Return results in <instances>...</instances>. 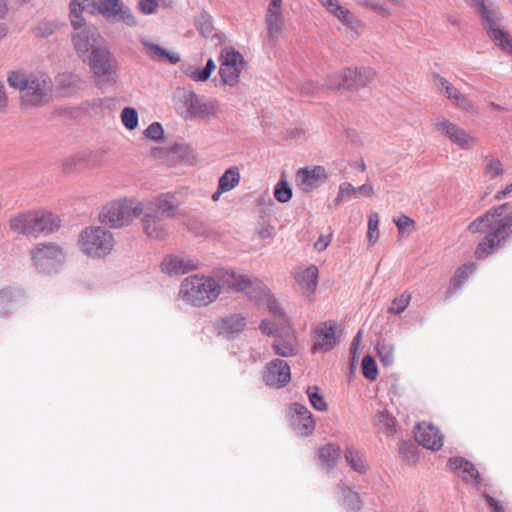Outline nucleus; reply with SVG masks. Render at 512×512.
I'll return each instance as SVG.
<instances>
[{"mask_svg": "<svg viewBox=\"0 0 512 512\" xmlns=\"http://www.w3.org/2000/svg\"><path fill=\"white\" fill-rule=\"evenodd\" d=\"M139 9L145 14H151L156 11L158 3L156 0H140Z\"/></svg>", "mask_w": 512, "mask_h": 512, "instance_id": "13d9d810", "label": "nucleus"}, {"mask_svg": "<svg viewBox=\"0 0 512 512\" xmlns=\"http://www.w3.org/2000/svg\"><path fill=\"white\" fill-rule=\"evenodd\" d=\"M222 285L215 278L200 274L184 278L179 289V298L187 305L205 307L216 301Z\"/></svg>", "mask_w": 512, "mask_h": 512, "instance_id": "f03ea898", "label": "nucleus"}, {"mask_svg": "<svg viewBox=\"0 0 512 512\" xmlns=\"http://www.w3.org/2000/svg\"><path fill=\"white\" fill-rule=\"evenodd\" d=\"M167 59L171 64H176L181 60L180 54L176 51H167L162 49V59Z\"/></svg>", "mask_w": 512, "mask_h": 512, "instance_id": "0e129e2a", "label": "nucleus"}, {"mask_svg": "<svg viewBox=\"0 0 512 512\" xmlns=\"http://www.w3.org/2000/svg\"><path fill=\"white\" fill-rule=\"evenodd\" d=\"M295 280L302 294L310 297L317 286L318 268L315 265H311L306 269L297 272L295 274Z\"/></svg>", "mask_w": 512, "mask_h": 512, "instance_id": "393cba45", "label": "nucleus"}, {"mask_svg": "<svg viewBox=\"0 0 512 512\" xmlns=\"http://www.w3.org/2000/svg\"><path fill=\"white\" fill-rule=\"evenodd\" d=\"M451 471L466 482H479V472L475 466L462 457L451 458L448 462Z\"/></svg>", "mask_w": 512, "mask_h": 512, "instance_id": "b1692460", "label": "nucleus"}, {"mask_svg": "<svg viewBox=\"0 0 512 512\" xmlns=\"http://www.w3.org/2000/svg\"><path fill=\"white\" fill-rule=\"evenodd\" d=\"M438 132L448 138L453 144L459 146L461 149H470L475 143L476 139L470 136L464 129L460 128L455 123L449 120H441L435 123Z\"/></svg>", "mask_w": 512, "mask_h": 512, "instance_id": "f3484780", "label": "nucleus"}, {"mask_svg": "<svg viewBox=\"0 0 512 512\" xmlns=\"http://www.w3.org/2000/svg\"><path fill=\"white\" fill-rule=\"evenodd\" d=\"M245 327L246 319L240 314H233L221 318L217 323L219 333L228 337L241 333Z\"/></svg>", "mask_w": 512, "mask_h": 512, "instance_id": "bb28decb", "label": "nucleus"}, {"mask_svg": "<svg viewBox=\"0 0 512 512\" xmlns=\"http://www.w3.org/2000/svg\"><path fill=\"white\" fill-rule=\"evenodd\" d=\"M506 207L507 204L492 207L468 224L469 233H485L474 250L477 260H484L492 255L512 234V216L505 214Z\"/></svg>", "mask_w": 512, "mask_h": 512, "instance_id": "f257e3e1", "label": "nucleus"}, {"mask_svg": "<svg viewBox=\"0 0 512 512\" xmlns=\"http://www.w3.org/2000/svg\"><path fill=\"white\" fill-rule=\"evenodd\" d=\"M375 425L386 434H393L397 431V420L387 412H379L375 415Z\"/></svg>", "mask_w": 512, "mask_h": 512, "instance_id": "ea45409f", "label": "nucleus"}, {"mask_svg": "<svg viewBox=\"0 0 512 512\" xmlns=\"http://www.w3.org/2000/svg\"><path fill=\"white\" fill-rule=\"evenodd\" d=\"M267 34L270 41L275 42L284 29V16H265Z\"/></svg>", "mask_w": 512, "mask_h": 512, "instance_id": "58836bf2", "label": "nucleus"}, {"mask_svg": "<svg viewBox=\"0 0 512 512\" xmlns=\"http://www.w3.org/2000/svg\"><path fill=\"white\" fill-rule=\"evenodd\" d=\"M80 250L94 258L108 255L114 247V238L110 231L100 226L86 227L79 235Z\"/></svg>", "mask_w": 512, "mask_h": 512, "instance_id": "39448f33", "label": "nucleus"}, {"mask_svg": "<svg viewBox=\"0 0 512 512\" xmlns=\"http://www.w3.org/2000/svg\"><path fill=\"white\" fill-rule=\"evenodd\" d=\"M35 236L50 235L57 232L62 220L59 215L46 209L32 210Z\"/></svg>", "mask_w": 512, "mask_h": 512, "instance_id": "a211bd4d", "label": "nucleus"}, {"mask_svg": "<svg viewBox=\"0 0 512 512\" xmlns=\"http://www.w3.org/2000/svg\"><path fill=\"white\" fill-rule=\"evenodd\" d=\"M58 83L63 89L72 90L79 88L82 84L81 79L72 73H62L58 76Z\"/></svg>", "mask_w": 512, "mask_h": 512, "instance_id": "09e8293b", "label": "nucleus"}, {"mask_svg": "<svg viewBox=\"0 0 512 512\" xmlns=\"http://www.w3.org/2000/svg\"><path fill=\"white\" fill-rule=\"evenodd\" d=\"M379 215L376 212H372L368 217V229H367V238L369 245H374L379 237H380V231H379Z\"/></svg>", "mask_w": 512, "mask_h": 512, "instance_id": "37998d69", "label": "nucleus"}, {"mask_svg": "<svg viewBox=\"0 0 512 512\" xmlns=\"http://www.w3.org/2000/svg\"><path fill=\"white\" fill-rule=\"evenodd\" d=\"M75 33L72 35V42L76 52L80 55H86L92 53V50L100 46L102 38L98 33L95 26L84 25L80 29H74Z\"/></svg>", "mask_w": 512, "mask_h": 512, "instance_id": "9d476101", "label": "nucleus"}, {"mask_svg": "<svg viewBox=\"0 0 512 512\" xmlns=\"http://www.w3.org/2000/svg\"><path fill=\"white\" fill-rule=\"evenodd\" d=\"M241 175L238 167H230L219 178L218 186L221 191L229 192L240 183Z\"/></svg>", "mask_w": 512, "mask_h": 512, "instance_id": "c9c22d12", "label": "nucleus"}, {"mask_svg": "<svg viewBox=\"0 0 512 512\" xmlns=\"http://www.w3.org/2000/svg\"><path fill=\"white\" fill-rule=\"evenodd\" d=\"M411 295L407 292L402 293L400 296L393 299L388 308V313L398 315L402 313L409 305Z\"/></svg>", "mask_w": 512, "mask_h": 512, "instance_id": "c03bdc74", "label": "nucleus"}, {"mask_svg": "<svg viewBox=\"0 0 512 512\" xmlns=\"http://www.w3.org/2000/svg\"><path fill=\"white\" fill-rule=\"evenodd\" d=\"M356 197L358 194H361L365 197H372L374 195V188L370 184H363L361 186L355 187Z\"/></svg>", "mask_w": 512, "mask_h": 512, "instance_id": "680f3d73", "label": "nucleus"}, {"mask_svg": "<svg viewBox=\"0 0 512 512\" xmlns=\"http://www.w3.org/2000/svg\"><path fill=\"white\" fill-rule=\"evenodd\" d=\"M490 38L506 53H512V37L506 31L500 29L494 18V14L490 15V21H485Z\"/></svg>", "mask_w": 512, "mask_h": 512, "instance_id": "a878e982", "label": "nucleus"}, {"mask_svg": "<svg viewBox=\"0 0 512 512\" xmlns=\"http://www.w3.org/2000/svg\"><path fill=\"white\" fill-rule=\"evenodd\" d=\"M13 301V292L10 288L0 290V314L8 311L9 306Z\"/></svg>", "mask_w": 512, "mask_h": 512, "instance_id": "864d4df0", "label": "nucleus"}, {"mask_svg": "<svg viewBox=\"0 0 512 512\" xmlns=\"http://www.w3.org/2000/svg\"><path fill=\"white\" fill-rule=\"evenodd\" d=\"M360 4L383 19L390 18L393 14L388 6L378 1L363 0Z\"/></svg>", "mask_w": 512, "mask_h": 512, "instance_id": "79ce46f5", "label": "nucleus"}, {"mask_svg": "<svg viewBox=\"0 0 512 512\" xmlns=\"http://www.w3.org/2000/svg\"><path fill=\"white\" fill-rule=\"evenodd\" d=\"M216 64L212 58L208 59L206 65L202 68L197 64H187L183 73L194 82H206L215 71Z\"/></svg>", "mask_w": 512, "mask_h": 512, "instance_id": "cd10ccee", "label": "nucleus"}, {"mask_svg": "<svg viewBox=\"0 0 512 512\" xmlns=\"http://www.w3.org/2000/svg\"><path fill=\"white\" fill-rule=\"evenodd\" d=\"M7 83L11 88L22 91L21 104L25 107L37 106L44 102L50 83L23 70H13L7 75Z\"/></svg>", "mask_w": 512, "mask_h": 512, "instance_id": "7ed1b4c3", "label": "nucleus"}, {"mask_svg": "<svg viewBox=\"0 0 512 512\" xmlns=\"http://www.w3.org/2000/svg\"><path fill=\"white\" fill-rule=\"evenodd\" d=\"M93 0H70L69 2V18L71 25L74 29H80L84 25V17L82 16L83 10L86 5L90 4Z\"/></svg>", "mask_w": 512, "mask_h": 512, "instance_id": "473e14b6", "label": "nucleus"}, {"mask_svg": "<svg viewBox=\"0 0 512 512\" xmlns=\"http://www.w3.org/2000/svg\"><path fill=\"white\" fill-rule=\"evenodd\" d=\"M394 223L397 226V228L400 231H402L405 228H407L408 226L413 225L414 221L410 217H408L406 215H402V216L398 217L397 219H394Z\"/></svg>", "mask_w": 512, "mask_h": 512, "instance_id": "052dcab7", "label": "nucleus"}, {"mask_svg": "<svg viewBox=\"0 0 512 512\" xmlns=\"http://www.w3.org/2000/svg\"><path fill=\"white\" fill-rule=\"evenodd\" d=\"M144 210V203L135 198H118L103 206L99 219L111 228H123L142 215Z\"/></svg>", "mask_w": 512, "mask_h": 512, "instance_id": "20e7f679", "label": "nucleus"}, {"mask_svg": "<svg viewBox=\"0 0 512 512\" xmlns=\"http://www.w3.org/2000/svg\"><path fill=\"white\" fill-rule=\"evenodd\" d=\"M344 457L354 471L358 473H364L366 471L367 466L364 454L360 450L354 447H348L345 450Z\"/></svg>", "mask_w": 512, "mask_h": 512, "instance_id": "f704fd0d", "label": "nucleus"}, {"mask_svg": "<svg viewBox=\"0 0 512 512\" xmlns=\"http://www.w3.org/2000/svg\"><path fill=\"white\" fill-rule=\"evenodd\" d=\"M219 76L222 85L235 87L240 83L242 72L247 62L244 56L231 46L221 49L219 55Z\"/></svg>", "mask_w": 512, "mask_h": 512, "instance_id": "0eeeda50", "label": "nucleus"}, {"mask_svg": "<svg viewBox=\"0 0 512 512\" xmlns=\"http://www.w3.org/2000/svg\"><path fill=\"white\" fill-rule=\"evenodd\" d=\"M307 394L312 407L318 411L324 412L327 410V403L324 398L318 393L317 387H309Z\"/></svg>", "mask_w": 512, "mask_h": 512, "instance_id": "8fccbe9b", "label": "nucleus"}, {"mask_svg": "<svg viewBox=\"0 0 512 512\" xmlns=\"http://www.w3.org/2000/svg\"><path fill=\"white\" fill-rule=\"evenodd\" d=\"M98 11L106 18L123 22L128 26L137 24L136 17L120 0H98Z\"/></svg>", "mask_w": 512, "mask_h": 512, "instance_id": "4468645a", "label": "nucleus"}, {"mask_svg": "<svg viewBox=\"0 0 512 512\" xmlns=\"http://www.w3.org/2000/svg\"><path fill=\"white\" fill-rule=\"evenodd\" d=\"M377 352H378L380 361L384 366H389L394 363L395 347L391 342H389L387 340H381L377 344Z\"/></svg>", "mask_w": 512, "mask_h": 512, "instance_id": "a19ab883", "label": "nucleus"}, {"mask_svg": "<svg viewBox=\"0 0 512 512\" xmlns=\"http://www.w3.org/2000/svg\"><path fill=\"white\" fill-rule=\"evenodd\" d=\"M30 256L34 267L41 273L58 271L66 262V253L55 242H40L33 246Z\"/></svg>", "mask_w": 512, "mask_h": 512, "instance_id": "423d86ee", "label": "nucleus"}, {"mask_svg": "<svg viewBox=\"0 0 512 512\" xmlns=\"http://www.w3.org/2000/svg\"><path fill=\"white\" fill-rule=\"evenodd\" d=\"M341 449L338 445L327 444L318 451V458L324 469L331 470L340 458Z\"/></svg>", "mask_w": 512, "mask_h": 512, "instance_id": "7c9ffc66", "label": "nucleus"}, {"mask_svg": "<svg viewBox=\"0 0 512 512\" xmlns=\"http://www.w3.org/2000/svg\"><path fill=\"white\" fill-rule=\"evenodd\" d=\"M327 179L323 166L300 168L296 173V184L303 192H311Z\"/></svg>", "mask_w": 512, "mask_h": 512, "instance_id": "6ab92c4d", "label": "nucleus"}, {"mask_svg": "<svg viewBox=\"0 0 512 512\" xmlns=\"http://www.w3.org/2000/svg\"><path fill=\"white\" fill-rule=\"evenodd\" d=\"M485 499L493 512H504V507L492 496L485 495Z\"/></svg>", "mask_w": 512, "mask_h": 512, "instance_id": "69168bd1", "label": "nucleus"}, {"mask_svg": "<svg viewBox=\"0 0 512 512\" xmlns=\"http://www.w3.org/2000/svg\"><path fill=\"white\" fill-rule=\"evenodd\" d=\"M45 30H41V26L36 29V35L40 37H46L53 33L55 26L49 23H44Z\"/></svg>", "mask_w": 512, "mask_h": 512, "instance_id": "338daca9", "label": "nucleus"}, {"mask_svg": "<svg viewBox=\"0 0 512 512\" xmlns=\"http://www.w3.org/2000/svg\"><path fill=\"white\" fill-rule=\"evenodd\" d=\"M325 11L345 27L356 30L362 26L361 20L339 0H317Z\"/></svg>", "mask_w": 512, "mask_h": 512, "instance_id": "ddd939ff", "label": "nucleus"}, {"mask_svg": "<svg viewBox=\"0 0 512 512\" xmlns=\"http://www.w3.org/2000/svg\"><path fill=\"white\" fill-rule=\"evenodd\" d=\"M145 210L142 213V226L145 234L154 239L160 237L159 205L152 202L144 203Z\"/></svg>", "mask_w": 512, "mask_h": 512, "instance_id": "4be33fe9", "label": "nucleus"}, {"mask_svg": "<svg viewBox=\"0 0 512 512\" xmlns=\"http://www.w3.org/2000/svg\"><path fill=\"white\" fill-rule=\"evenodd\" d=\"M375 76L376 72L371 68H345L330 76L329 86L334 89L364 88L374 81Z\"/></svg>", "mask_w": 512, "mask_h": 512, "instance_id": "6e6552de", "label": "nucleus"}, {"mask_svg": "<svg viewBox=\"0 0 512 512\" xmlns=\"http://www.w3.org/2000/svg\"><path fill=\"white\" fill-rule=\"evenodd\" d=\"M434 83L441 93H443L456 107L465 110L473 111L475 108L474 103L462 94L455 86H453L447 79L440 75L434 77Z\"/></svg>", "mask_w": 512, "mask_h": 512, "instance_id": "412c9836", "label": "nucleus"}, {"mask_svg": "<svg viewBox=\"0 0 512 512\" xmlns=\"http://www.w3.org/2000/svg\"><path fill=\"white\" fill-rule=\"evenodd\" d=\"M144 136L148 140H160V123L153 122L145 131Z\"/></svg>", "mask_w": 512, "mask_h": 512, "instance_id": "4d7b16f0", "label": "nucleus"}, {"mask_svg": "<svg viewBox=\"0 0 512 512\" xmlns=\"http://www.w3.org/2000/svg\"><path fill=\"white\" fill-rule=\"evenodd\" d=\"M273 348L275 350V353L282 356V357H290L295 355L296 353V337L295 335L290 331L287 330L285 332L284 337L282 336H276Z\"/></svg>", "mask_w": 512, "mask_h": 512, "instance_id": "c756f323", "label": "nucleus"}, {"mask_svg": "<svg viewBox=\"0 0 512 512\" xmlns=\"http://www.w3.org/2000/svg\"><path fill=\"white\" fill-rule=\"evenodd\" d=\"M289 420L294 430L301 436L311 435L316 427L312 413L306 406L299 403L291 405L289 409Z\"/></svg>", "mask_w": 512, "mask_h": 512, "instance_id": "2eb2a0df", "label": "nucleus"}, {"mask_svg": "<svg viewBox=\"0 0 512 512\" xmlns=\"http://www.w3.org/2000/svg\"><path fill=\"white\" fill-rule=\"evenodd\" d=\"M505 169L502 162L498 158H486L483 166V176L489 180L501 178L504 175Z\"/></svg>", "mask_w": 512, "mask_h": 512, "instance_id": "4c0bfd02", "label": "nucleus"}, {"mask_svg": "<svg viewBox=\"0 0 512 512\" xmlns=\"http://www.w3.org/2000/svg\"><path fill=\"white\" fill-rule=\"evenodd\" d=\"M338 325L333 320L320 323L314 331V350L328 352L340 342V334L337 333Z\"/></svg>", "mask_w": 512, "mask_h": 512, "instance_id": "9b49d317", "label": "nucleus"}, {"mask_svg": "<svg viewBox=\"0 0 512 512\" xmlns=\"http://www.w3.org/2000/svg\"><path fill=\"white\" fill-rule=\"evenodd\" d=\"M263 379L269 386L283 387L288 384L291 379L290 367L283 360H272L266 366Z\"/></svg>", "mask_w": 512, "mask_h": 512, "instance_id": "aec40b11", "label": "nucleus"}, {"mask_svg": "<svg viewBox=\"0 0 512 512\" xmlns=\"http://www.w3.org/2000/svg\"><path fill=\"white\" fill-rule=\"evenodd\" d=\"M344 505L350 511H358L360 509L361 500L359 495L350 488L343 490Z\"/></svg>", "mask_w": 512, "mask_h": 512, "instance_id": "603ef678", "label": "nucleus"}, {"mask_svg": "<svg viewBox=\"0 0 512 512\" xmlns=\"http://www.w3.org/2000/svg\"><path fill=\"white\" fill-rule=\"evenodd\" d=\"M465 1L470 3L473 6H476L479 9L484 21H490V15H492L493 12L491 10H489L488 7L486 6L485 0H465Z\"/></svg>", "mask_w": 512, "mask_h": 512, "instance_id": "6e6d98bb", "label": "nucleus"}, {"mask_svg": "<svg viewBox=\"0 0 512 512\" xmlns=\"http://www.w3.org/2000/svg\"><path fill=\"white\" fill-rule=\"evenodd\" d=\"M189 147L183 144H175L169 148H162V159L169 164H175L189 154Z\"/></svg>", "mask_w": 512, "mask_h": 512, "instance_id": "e433bc0d", "label": "nucleus"}, {"mask_svg": "<svg viewBox=\"0 0 512 512\" xmlns=\"http://www.w3.org/2000/svg\"><path fill=\"white\" fill-rule=\"evenodd\" d=\"M187 114L191 118L209 119L216 117L220 112V105L216 99L201 101L195 93H189L185 99Z\"/></svg>", "mask_w": 512, "mask_h": 512, "instance_id": "dca6fc26", "label": "nucleus"}, {"mask_svg": "<svg viewBox=\"0 0 512 512\" xmlns=\"http://www.w3.org/2000/svg\"><path fill=\"white\" fill-rule=\"evenodd\" d=\"M9 230L17 235L35 236L32 210L18 213L8 221Z\"/></svg>", "mask_w": 512, "mask_h": 512, "instance_id": "5701e85b", "label": "nucleus"}, {"mask_svg": "<svg viewBox=\"0 0 512 512\" xmlns=\"http://www.w3.org/2000/svg\"><path fill=\"white\" fill-rule=\"evenodd\" d=\"M362 371H363V375L367 379H369L371 381L376 380V378L378 376V370H377L376 362L373 359V357L367 355V356H365L363 358V360H362Z\"/></svg>", "mask_w": 512, "mask_h": 512, "instance_id": "3c124183", "label": "nucleus"}, {"mask_svg": "<svg viewBox=\"0 0 512 512\" xmlns=\"http://www.w3.org/2000/svg\"><path fill=\"white\" fill-rule=\"evenodd\" d=\"M121 121L126 129L134 130L138 126V113L132 107H125L120 115Z\"/></svg>", "mask_w": 512, "mask_h": 512, "instance_id": "de8ad7c7", "label": "nucleus"}, {"mask_svg": "<svg viewBox=\"0 0 512 512\" xmlns=\"http://www.w3.org/2000/svg\"><path fill=\"white\" fill-rule=\"evenodd\" d=\"M512 192V182L508 185H506L502 190L498 191L494 198L497 201H500L504 199L507 195H509Z\"/></svg>", "mask_w": 512, "mask_h": 512, "instance_id": "774afa93", "label": "nucleus"}, {"mask_svg": "<svg viewBox=\"0 0 512 512\" xmlns=\"http://www.w3.org/2000/svg\"><path fill=\"white\" fill-rule=\"evenodd\" d=\"M282 5L283 0H269L265 16H284Z\"/></svg>", "mask_w": 512, "mask_h": 512, "instance_id": "5fc2aeb1", "label": "nucleus"}, {"mask_svg": "<svg viewBox=\"0 0 512 512\" xmlns=\"http://www.w3.org/2000/svg\"><path fill=\"white\" fill-rule=\"evenodd\" d=\"M162 265L165 266V271L168 274H185L197 268L192 260L175 255L166 256Z\"/></svg>", "mask_w": 512, "mask_h": 512, "instance_id": "c85d7f7f", "label": "nucleus"}, {"mask_svg": "<svg viewBox=\"0 0 512 512\" xmlns=\"http://www.w3.org/2000/svg\"><path fill=\"white\" fill-rule=\"evenodd\" d=\"M415 440L426 449L438 451L443 447L444 435L434 424L423 421L415 428Z\"/></svg>", "mask_w": 512, "mask_h": 512, "instance_id": "f8f14e48", "label": "nucleus"}, {"mask_svg": "<svg viewBox=\"0 0 512 512\" xmlns=\"http://www.w3.org/2000/svg\"><path fill=\"white\" fill-rule=\"evenodd\" d=\"M141 42L144 45L148 55L155 58L160 57V46L158 44L151 43L144 38L141 39Z\"/></svg>", "mask_w": 512, "mask_h": 512, "instance_id": "bf43d9fd", "label": "nucleus"}, {"mask_svg": "<svg viewBox=\"0 0 512 512\" xmlns=\"http://www.w3.org/2000/svg\"><path fill=\"white\" fill-rule=\"evenodd\" d=\"M88 65L98 85L108 83L117 70L115 58L104 47L92 50V53L89 55Z\"/></svg>", "mask_w": 512, "mask_h": 512, "instance_id": "1a4fd4ad", "label": "nucleus"}, {"mask_svg": "<svg viewBox=\"0 0 512 512\" xmlns=\"http://www.w3.org/2000/svg\"><path fill=\"white\" fill-rule=\"evenodd\" d=\"M474 264H464L457 268L454 275L450 279L448 290L450 293H454L467 281L470 274L474 270Z\"/></svg>", "mask_w": 512, "mask_h": 512, "instance_id": "72a5a7b5", "label": "nucleus"}, {"mask_svg": "<svg viewBox=\"0 0 512 512\" xmlns=\"http://www.w3.org/2000/svg\"><path fill=\"white\" fill-rule=\"evenodd\" d=\"M330 241L331 237L329 235H320V237L315 242L314 247L318 251H323L329 246Z\"/></svg>", "mask_w": 512, "mask_h": 512, "instance_id": "e2e57ef3", "label": "nucleus"}, {"mask_svg": "<svg viewBox=\"0 0 512 512\" xmlns=\"http://www.w3.org/2000/svg\"><path fill=\"white\" fill-rule=\"evenodd\" d=\"M352 198H357L355 194V187L349 182H343L339 185V190L336 198L334 199V203L336 206H339L344 201Z\"/></svg>", "mask_w": 512, "mask_h": 512, "instance_id": "a18cd8bd", "label": "nucleus"}, {"mask_svg": "<svg viewBox=\"0 0 512 512\" xmlns=\"http://www.w3.org/2000/svg\"><path fill=\"white\" fill-rule=\"evenodd\" d=\"M220 280L223 286H227L236 291H245L252 284L248 277L228 271L220 276Z\"/></svg>", "mask_w": 512, "mask_h": 512, "instance_id": "2f4dec72", "label": "nucleus"}, {"mask_svg": "<svg viewBox=\"0 0 512 512\" xmlns=\"http://www.w3.org/2000/svg\"><path fill=\"white\" fill-rule=\"evenodd\" d=\"M274 197L280 203H286L292 198V189L286 180L281 179L276 184Z\"/></svg>", "mask_w": 512, "mask_h": 512, "instance_id": "49530a36", "label": "nucleus"}]
</instances>
